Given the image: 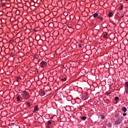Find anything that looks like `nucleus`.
Instances as JSON below:
<instances>
[{"instance_id": "nucleus-6", "label": "nucleus", "mask_w": 128, "mask_h": 128, "mask_svg": "<svg viewBox=\"0 0 128 128\" xmlns=\"http://www.w3.org/2000/svg\"><path fill=\"white\" fill-rule=\"evenodd\" d=\"M50 124H52V122L49 121V122H47V126H48V128H50Z\"/></svg>"}, {"instance_id": "nucleus-21", "label": "nucleus", "mask_w": 128, "mask_h": 128, "mask_svg": "<svg viewBox=\"0 0 128 128\" xmlns=\"http://www.w3.org/2000/svg\"><path fill=\"white\" fill-rule=\"evenodd\" d=\"M126 86L128 88V82H126Z\"/></svg>"}, {"instance_id": "nucleus-12", "label": "nucleus", "mask_w": 128, "mask_h": 128, "mask_svg": "<svg viewBox=\"0 0 128 128\" xmlns=\"http://www.w3.org/2000/svg\"><path fill=\"white\" fill-rule=\"evenodd\" d=\"M103 36L105 38H108V34H104Z\"/></svg>"}, {"instance_id": "nucleus-19", "label": "nucleus", "mask_w": 128, "mask_h": 128, "mask_svg": "<svg viewBox=\"0 0 128 128\" xmlns=\"http://www.w3.org/2000/svg\"><path fill=\"white\" fill-rule=\"evenodd\" d=\"M100 118H101L104 119V115H101Z\"/></svg>"}, {"instance_id": "nucleus-9", "label": "nucleus", "mask_w": 128, "mask_h": 128, "mask_svg": "<svg viewBox=\"0 0 128 128\" xmlns=\"http://www.w3.org/2000/svg\"><path fill=\"white\" fill-rule=\"evenodd\" d=\"M98 16V13H94V18H96V16Z\"/></svg>"}, {"instance_id": "nucleus-22", "label": "nucleus", "mask_w": 128, "mask_h": 128, "mask_svg": "<svg viewBox=\"0 0 128 128\" xmlns=\"http://www.w3.org/2000/svg\"><path fill=\"white\" fill-rule=\"evenodd\" d=\"M122 115L124 116H126V114L124 113L122 114Z\"/></svg>"}, {"instance_id": "nucleus-14", "label": "nucleus", "mask_w": 128, "mask_h": 128, "mask_svg": "<svg viewBox=\"0 0 128 128\" xmlns=\"http://www.w3.org/2000/svg\"><path fill=\"white\" fill-rule=\"evenodd\" d=\"M62 82H66V78H62Z\"/></svg>"}, {"instance_id": "nucleus-1", "label": "nucleus", "mask_w": 128, "mask_h": 128, "mask_svg": "<svg viewBox=\"0 0 128 128\" xmlns=\"http://www.w3.org/2000/svg\"><path fill=\"white\" fill-rule=\"evenodd\" d=\"M23 96L26 98V100H28L30 98V95H28V93L26 92H24L23 93Z\"/></svg>"}, {"instance_id": "nucleus-5", "label": "nucleus", "mask_w": 128, "mask_h": 128, "mask_svg": "<svg viewBox=\"0 0 128 128\" xmlns=\"http://www.w3.org/2000/svg\"><path fill=\"white\" fill-rule=\"evenodd\" d=\"M122 110L124 112H126V108L125 106L122 107Z\"/></svg>"}, {"instance_id": "nucleus-23", "label": "nucleus", "mask_w": 128, "mask_h": 128, "mask_svg": "<svg viewBox=\"0 0 128 128\" xmlns=\"http://www.w3.org/2000/svg\"><path fill=\"white\" fill-rule=\"evenodd\" d=\"M119 10H122V6H120L119 7Z\"/></svg>"}, {"instance_id": "nucleus-15", "label": "nucleus", "mask_w": 128, "mask_h": 128, "mask_svg": "<svg viewBox=\"0 0 128 128\" xmlns=\"http://www.w3.org/2000/svg\"><path fill=\"white\" fill-rule=\"evenodd\" d=\"M120 98L118 97H116L115 98V100H116V102H118V100Z\"/></svg>"}, {"instance_id": "nucleus-10", "label": "nucleus", "mask_w": 128, "mask_h": 128, "mask_svg": "<svg viewBox=\"0 0 128 128\" xmlns=\"http://www.w3.org/2000/svg\"><path fill=\"white\" fill-rule=\"evenodd\" d=\"M38 108V106H34V110H36V112H37Z\"/></svg>"}, {"instance_id": "nucleus-8", "label": "nucleus", "mask_w": 128, "mask_h": 128, "mask_svg": "<svg viewBox=\"0 0 128 128\" xmlns=\"http://www.w3.org/2000/svg\"><path fill=\"white\" fill-rule=\"evenodd\" d=\"M82 120H86V116H84L81 117Z\"/></svg>"}, {"instance_id": "nucleus-4", "label": "nucleus", "mask_w": 128, "mask_h": 128, "mask_svg": "<svg viewBox=\"0 0 128 128\" xmlns=\"http://www.w3.org/2000/svg\"><path fill=\"white\" fill-rule=\"evenodd\" d=\"M40 66L41 68H44V66H46V62L42 61L40 63Z\"/></svg>"}, {"instance_id": "nucleus-2", "label": "nucleus", "mask_w": 128, "mask_h": 128, "mask_svg": "<svg viewBox=\"0 0 128 128\" xmlns=\"http://www.w3.org/2000/svg\"><path fill=\"white\" fill-rule=\"evenodd\" d=\"M122 120L119 118L115 121V124H116L118 125L122 123Z\"/></svg>"}, {"instance_id": "nucleus-16", "label": "nucleus", "mask_w": 128, "mask_h": 128, "mask_svg": "<svg viewBox=\"0 0 128 128\" xmlns=\"http://www.w3.org/2000/svg\"><path fill=\"white\" fill-rule=\"evenodd\" d=\"M34 58H35V59H38V56H34Z\"/></svg>"}, {"instance_id": "nucleus-7", "label": "nucleus", "mask_w": 128, "mask_h": 128, "mask_svg": "<svg viewBox=\"0 0 128 128\" xmlns=\"http://www.w3.org/2000/svg\"><path fill=\"white\" fill-rule=\"evenodd\" d=\"M112 16V12H109V14H108V16L110 18V16Z\"/></svg>"}, {"instance_id": "nucleus-11", "label": "nucleus", "mask_w": 128, "mask_h": 128, "mask_svg": "<svg viewBox=\"0 0 128 128\" xmlns=\"http://www.w3.org/2000/svg\"><path fill=\"white\" fill-rule=\"evenodd\" d=\"M108 126L109 128L112 127V124L110 122L108 124Z\"/></svg>"}, {"instance_id": "nucleus-27", "label": "nucleus", "mask_w": 128, "mask_h": 128, "mask_svg": "<svg viewBox=\"0 0 128 128\" xmlns=\"http://www.w3.org/2000/svg\"><path fill=\"white\" fill-rule=\"evenodd\" d=\"M116 116H117V117L118 116V114L116 115Z\"/></svg>"}, {"instance_id": "nucleus-18", "label": "nucleus", "mask_w": 128, "mask_h": 128, "mask_svg": "<svg viewBox=\"0 0 128 128\" xmlns=\"http://www.w3.org/2000/svg\"><path fill=\"white\" fill-rule=\"evenodd\" d=\"M98 18H99V20H102V17L98 16Z\"/></svg>"}, {"instance_id": "nucleus-20", "label": "nucleus", "mask_w": 128, "mask_h": 128, "mask_svg": "<svg viewBox=\"0 0 128 128\" xmlns=\"http://www.w3.org/2000/svg\"><path fill=\"white\" fill-rule=\"evenodd\" d=\"M18 80H20V78L18 76V77H17V78H16L17 82H18Z\"/></svg>"}, {"instance_id": "nucleus-28", "label": "nucleus", "mask_w": 128, "mask_h": 128, "mask_svg": "<svg viewBox=\"0 0 128 128\" xmlns=\"http://www.w3.org/2000/svg\"><path fill=\"white\" fill-rule=\"evenodd\" d=\"M126 0V2H128V0Z\"/></svg>"}, {"instance_id": "nucleus-17", "label": "nucleus", "mask_w": 128, "mask_h": 128, "mask_svg": "<svg viewBox=\"0 0 128 128\" xmlns=\"http://www.w3.org/2000/svg\"><path fill=\"white\" fill-rule=\"evenodd\" d=\"M17 100L18 102H20V97H17Z\"/></svg>"}, {"instance_id": "nucleus-25", "label": "nucleus", "mask_w": 128, "mask_h": 128, "mask_svg": "<svg viewBox=\"0 0 128 128\" xmlns=\"http://www.w3.org/2000/svg\"><path fill=\"white\" fill-rule=\"evenodd\" d=\"M36 112V111L34 109V110H33V112Z\"/></svg>"}, {"instance_id": "nucleus-24", "label": "nucleus", "mask_w": 128, "mask_h": 128, "mask_svg": "<svg viewBox=\"0 0 128 128\" xmlns=\"http://www.w3.org/2000/svg\"><path fill=\"white\" fill-rule=\"evenodd\" d=\"M78 46H79L80 48H82V44H80L78 45Z\"/></svg>"}, {"instance_id": "nucleus-13", "label": "nucleus", "mask_w": 128, "mask_h": 128, "mask_svg": "<svg viewBox=\"0 0 128 128\" xmlns=\"http://www.w3.org/2000/svg\"><path fill=\"white\" fill-rule=\"evenodd\" d=\"M27 106L30 108V102H27Z\"/></svg>"}, {"instance_id": "nucleus-29", "label": "nucleus", "mask_w": 128, "mask_h": 128, "mask_svg": "<svg viewBox=\"0 0 128 128\" xmlns=\"http://www.w3.org/2000/svg\"><path fill=\"white\" fill-rule=\"evenodd\" d=\"M123 16H124V15L122 16V17H123Z\"/></svg>"}, {"instance_id": "nucleus-3", "label": "nucleus", "mask_w": 128, "mask_h": 128, "mask_svg": "<svg viewBox=\"0 0 128 128\" xmlns=\"http://www.w3.org/2000/svg\"><path fill=\"white\" fill-rule=\"evenodd\" d=\"M88 98V94H84L82 99L83 100H86Z\"/></svg>"}, {"instance_id": "nucleus-26", "label": "nucleus", "mask_w": 128, "mask_h": 128, "mask_svg": "<svg viewBox=\"0 0 128 128\" xmlns=\"http://www.w3.org/2000/svg\"><path fill=\"white\" fill-rule=\"evenodd\" d=\"M4 3H2V6H4Z\"/></svg>"}]
</instances>
